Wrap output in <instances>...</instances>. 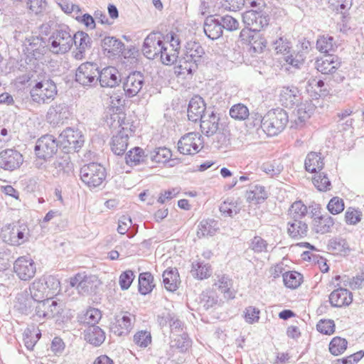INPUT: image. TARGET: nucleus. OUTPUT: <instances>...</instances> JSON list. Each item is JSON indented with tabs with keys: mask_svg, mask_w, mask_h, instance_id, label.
<instances>
[{
	"mask_svg": "<svg viewBox=\"0 0 364 364\" xmlns=\"http://www.w3.org/2000/svg\"><path fill=\"white\" fill-rule=\"evenodd\" d=\"M212 272L213 269L209 263L200 259L192 262L191 273L194 278L203 280L209 278L212 275Z\"/></svg>",
	"mask_w": 364,
	"mask_h": 364,
	"instance_id": "ea45409f",
	"label": "nucleus"
},
{
	"mask_svg": "<svg viewBox=\"0 0 364 364\" xmlns=\"http://www.w3.org/2000/svg\"><path fill=\"white\" fill-rule=\"evenodd\" d=\"M50 43V50L55 54L65 53L73 45V36L69 28L56 30L48 39Z\"/></svg>",
	"mask_w": 364,
	"mask_h": 364,
	"instance_id": "423d86ee",
	"label": "nucleus"
},
{
	"mask_svg": "<svg viewBox=\"0 0 364 364\" xmlns=\"http://www.w3.org/2000/svg\"><path fill=\"white\" fill-rule=\"evenodd\" d=\"M324 158L319 152H309L304 161V167L306 171L309 173H318L321 171L324 166Z\"/></svg>",
	"mask_w": 364,
	"mask_h": 364,
	"instance_id": "e433bc0d",
	"label": "nucleus"
},
{
	"mask_svg": "<svg viewBox=\"0 0 364 364\" xmlns=\"http://www.w3.org/2000/svg\"><path fill=\"white\" fill-rule=\"evenodd\" d=\"M133 341L138 346L146 348L151 343V333L148 331H139L134 334Z\"/></svg>",
	"mask_w": 364,
	"mask_h": 364,
	"instance_id": "774afa93",
	"label": "nucleus"
},
{
	"mask_svg": "<svg viewBox=\"0 0 364 364\" xmlns=\"http://www.w3.org/2000/svg\"><path fill=\"white\" fill-rule=\"evenodd\" d=\"M242 21L245 25L243 29L260 32L268 26L270 21L269 15L262 10H248L242 14Z\"/></svg>",
	"mask_w": 364,
	"mask_h": 364,
	"instance_id": "0eeeda50",
	"label": "nucleus"
},
{
	"mask_svg": "<svg viewBox=\"0 0 364 364\" xmlns=\"http://www.w3.org/2000/svg\"><path fill=\"white\" fill-rule=\"evenodd\" d=\"M118 70L112 66H108L99 70L98 82L102 87H114L121 82Z\"/></svg>",
	"mask_w": 364,
	"mask_h": 364,
	"instance_id": "393cba45",
	"label": "nucleus"
},
{
	"mask_svg": "<svg viewBox=\"0 0 364 364\" xmlns=\"http://www.w3.org/2000/svg\"><path fill=\"white\" fill-rule=\"evenodd\" d=\"M129 131L119 130L116 135H114L109 142L112 152L116 155L122 156L124 155L129 144Z\"/></svg>",
	"mask_w": 364,
	"mask_h": 364,
	"instance_id": "cd10ccee",
	"label": "nucleus"
},
{
	"mask_svg": "<svg viewBox=\"0 0 364 364\" xmlns=\"http://www.w3.org/2000/svg\"><path fill=\"white\" fill-rule=\"evenodd\" d=\"M13 269L20 280L29 281L35 277L36 266L30 257L21 256L14 262Z\"/></svg>",
	"mask_w": 364,
	"mask_h": 364,
	"instance_id": "dca6fc26",
	"label": "nucleus"
},
{
	"mask_svg": "<svg viewBox=\"0 0 364 364\" xmlns=\"http://www.w3.org/2000/svg\"><path fill=\"white\" fill-rule=\"evenodd\" d=\"M279 100L284 107L292 108L301 102V92L295 86L283 87L280 92Z\"/></svg>",
	"mask_w": 364,
	"mask_h": 364,
	"instance_id": "a878e982",
	"label": "nucleus"
},
{
	"mask_svg": "<svg viewBox=\"0 0 364 364\" xmlns=\"http://www.w3.org/2000/svg\"><path fill=\"white\" fill-rule=\"evenodd\" d=\"M171 151L165 147H157L152 151L148 149V161L156 164H165L171 159Z\"/></svg>",
	"mask_w": 364,
	"mask_h": 364,
	"instance_id": "c03bdc74",
	"label": "nucleus"
},
{
	"mask_svg": "<svg viewBox=\"0 0 364 364\" xmlns=\"http://www.w3.org/2000/svg\"><path fill=\"white\" fill-rule=\"evenodd\" d=\"M199 298L200 304L205 311L214 308L218 304V296L215 291H203Z\"/></svg>",
	"mask_w": 364,
	"mask_h": 364,
	"instance_id": "09e8293b",
	"label": "nucleus"
},
{
	"mask_svg": "<svg viewBox=\"0 0 364 364\" xmlns=\"http://www.w3.org/2000/svg\"><path fill=\"white\" fill-rule=\"evenodd\" d=\"M268 246L267 240L258 235L255 236L249 243V248L257 254L267 252Z\"/></svg>",
	"mask_w": 364,
	"mask_h": 364,
	"instance_id": "338daca9",
	"label": "nucleus"
},
{
	"mask_svg": "<svg viewBox=\"0 0 364 364\" xmlns=\"http://www.w3.org/2000/svg\"><path fill=\"white\" fill-rule=\"evenodd\" d=\"M207 111L203 99L199 95H195L188 103V118L190 121L196 122L203 119Z\"/></svg>",
	"mask_w": 364,
	"mask_h": 364,
	"instance_id": "5701e85b",
	"label": "nucleus"
},
{
	"mask_svg": "<svg viewBox=\"0 0 364 364\" xmlns=\"http://www.w3.org/2000/svg\"><path fill=\"white\" fill-rule=\"evenodd\" d=\"M308 230V225L301 221V219L292 220L287 223V232L293 239L299 240L305 237Z\"/></svg>",
	"mask_w": 364,
	"mask_h": 364,
	"instance_id": "4c0bfd02",
	"label": "nucleus"
},
{
	"mask_svg": "<svg viewBox=\"0 0 364 364\" xmlns=\"http://www.w3.org/2000/svg\"><path fill=\"white\" fill-rule=\"evenodd\" d=\"M289 122L287 112L277 108L268 111L264 116L263 132L267 136H273L281 133Z\"/></svg>",
	"mask_w": 364,
	"mask_h": 364,
	"instance_id": "7ed1b4c3",
	"label": "nucleus"
},
{
	"mask_svg": "<svg viewBox=\"0 0 364 364\" xmlns=\"http://www.w3.org/2000/svg\"><path fill=\"white\" fill-rule=\"evenodd\" d=\"M164 50L160 52L159 55L161 60L164 65H172L177 61L178 58V51L173 48L168 47L166 44L164 45Z\"/></svg>",
	"mask_w": 364,
	"mask_h": 364,
	"instance_id": "69168bd1",
	"label": "nucleus"
},
{
	"mask_svg": "<svg viewBox=\"0 0 364 364\" xmlns=\"http://www.w3.org/2000/svg\"><path fill=\"white\" fill-rule=\"evenodd\" d=\"M347 346L348 341L346 338L336 336L331 341L328 345V349L332 355L337 356L344 353L347 348Z\"/></svg>",
	"mask_w": 364,
	"mask_h": 364,
	"instance_id": "6e6d98bb",
	"label": "nucleus"
},
{
	"mask_svg": "<svg viewBox=\"0 0 364 364\" xmlns=\"http://www.w3.org/2000/svg\"><path fill=\"white\" fill-rule=\"evenodd\" d=\"M203 31L205 36L211 39H218L223 35V29L219 18L210 15L205 18L203 23Z\"/></svg>",
	"mask_w": 364,
	"mask_h": 364,
	"instance_id": "2f4dec72",
	"label": "nucleus"
},
{
	"mask_svg": "<svg viewBox=\"0 0 364 364\" xmlns=\"http://www.w3.org/2000/svg\"><path fill=\"white\" fill-rule=\"evenodd\" d=\"M162 276L163 283L167 291L174 292L178 289L180 279L177 269H168L164 272Z\"/></svg>",
	"mask_w": 364,
	"mask_h": 364,
	"instance_id": "79ce46f5",
	"label": "nucleus"
},
{
	"mask_svg": "<svg viewBox=\"0 0 364 364\" xmlns=\"http://www.w3.org/2000/svg\"><path fill=\"white\" fill-rule=\"evenodd\" d=\"M101 311L95 308H90L81 317L80 321L88 326L96 325L101 319Z\"/></svg>",
	"mask_w": 364,
	"mask_h": 364,
	"instance_id": "e2e57ef3",
	"label": "nucleus"
},
{
	"mask_svg": "<svg viewBox=\"0 0 364 364\" xmlns=\"http://www.w3.org/2000/svg\"><path fill=\"white\" fill-rule=\"evenodd\" d=\"M327 248L334 255H346L350 249L346 240L342 237H333L328 240Z\"/></svg>",
	"mask_w": 364,
	"mask_h": 364,
	"instance_id": "a18cd8bd",
	"label": "nucleus"
},
{
	"mask_svg": "<svg viewBox=\"0 0 364 364\" xmlns=\"http://www.w3.org/2000/svg\"><path fill=\"white\" fill-rule=\"evenodd\" d=\"M341 65V59L335 55H326L316 61L315 67L323 75H329L338 70Z\"/></svg>",
	"mask_w": 364,
	"mask_h": 364,
	"instance_id": "b1692460",
	"label": "nucleus"
},
{
	"mask_svg": "<svg viewBox=\"0 0 364 364\" xmlns=\"http://www.w3.org/2000/svg\"><path fill=\"white\" fill-rule=\"evenodd\" d=\"M201 136L196 132H189L182 136L178 142V150L181 154L193 155L203 148Z\"/></svg>",
	"mask_w": 364,
	"mask_h": 364,
	"instance_id": "f3484780",
	"label": "nucleus"
},
{
	"mask_svg": "<svg viewBox=\"0 0 364 364\" xmlns=\"http://www.w3.org/2000/svg\"><path fill=\"white\" fill-rule=\"evenodd\" d=\"M204 55V49L200 43L187 42L183 56L178 60V65L175 68V73L178 75H192L198 69Z\"/></svg>",
	"mask_w": 364,
	"mask_h": 364,
	"instance_id": "f03ea898",
	"label": "nucleus"
},
{
	"mask_svg": "<svg viewBox=\"0 0 364 364\" xmlns=\"http://www.w3.org/2000/svg\"><path fill=\"white\" fill-rule=\"evenodd\" d=\"M53 166L57 170V173H69L73 169V164L70 162L68 154L64 153L61 156H58L54 161Z\"/></svg>",
	"mask_w": 364,
	"mask_h": 364,
	"instance_id": "4d7b16f0",
	"label": "nucleus"
},
{
	"mask_svg": "<svg viewBox=\"0 0 364 364\" xmlns=\"http://www.w3.org/2000/svg\"><path fill=\"white\" fill-rule=\"evenodd\" d=\"M138 281L139 291L142 295L150 293L154 287V277L149 272L139 274Z\"/></svg>",
	"mask_w": 364,
	"mask_h": 364,
	"instance_id": "de8ad7c7",
	"label": "nucleus"
},
{
	"mask_svg": "<svg viewBox=\"0 0 364 364\" xmlns=\"http://www.w3.org/2000/svg\"><path fill=\"white\" fill-rule=\"evenodd\" d=\"M4 242L13 246H20L27 242L30 230L26 225H9L2 233Z\"/></svg>",
	"mask_w": 364,
	"mask_h": 364,
	"instance_id": "f8f14e48",
	"label": "nucleus"
},
{
	"mask_svg": "<svg viewBox=\"0 0 364 364\" xmlns=\"http://www.w3.org/2000/svg\"><path fill=\"white\" fill-rule=\"evenodd\" d=\"M36 301L27 292L21 293L17 295L14 307L21 314L29 315L33 311Z\"/></svg>",
	"mask_w": 364,
	"mask_h": 364,
	"instance_id": "c9c22d12",
	"label": "nucleus"
},
{
	"mask_svg": "<svg viewBox=\"0 0 364 364\" xmlns=\"http://www.w3.org/2000/svg\"><path fill=\"white\" fill-rule=\"evenodd\" d=\"M112 112H108L105 115V122L111 128L120 127V130L129 131V133L135 132V127L129 122H126V114L120 107L110 109Z\"/></svg>",
	"mask_w": 364,
	"mask_h": 364,
	"instance_id": "6ab92c4d",
	"label": "nucleus"
},
{
	"mask_svg": "<svg viewBox=\"0 0 364 364\" xmlns=\"http://www.w3.org/2000/svg\"><path fill=\"white\" fill-rule=\"evenodd\" d=\"M70 284L75 287L80 294L91 295L96 293L100 281L95 275L77 273L70 279Z\"/></svg>",
	"mask_w": 364,
	"mask_h": 364,
	"instance_id": "1a4fd4ad",
	"label": "nucleus"
},
{
	"mask_svg": "<svg viewBox=\"0 0 364 364\" xmlns=\"http://www.w3.org/2000/svg\"><path fill=\"white\" fill-rule=\"evenodd\" d=\"M101 46L104 53L108 56L119 55L124 49V43L114 36L105 37L102 41Z\"/></svg>",
	"mask_w": 364,
	"mask_h": 364,
	"instance_id": "7c9ffc66",
	"label": "nucleus"
},
{
	"mask_svg": "<svg viewBox=\"0 0 364 364\" xmlns=\"http://www.w3.org/2000/svg\"><path fill=\"white\" fill-rule=\"evenodd\" d=\"M335 223L334 219L328 214L317 217L312 220V230L317 234L331 232Z\"/></svg>",
	"mask_w": 364,
	"mask_h": 364,
	"instance_id": "f704fd0d",
	"label": "nucleus"
},
{
	"mask_svg": "<svg viewBox=\"0 0 364 364\" xmlns=\"http://www.w3.org/2000/svg\"><path fill=\"white\" fill-rule=\"evenodd\" d=\"M247 201L255 205L264 203L268 198V193L264 186L259 184L250 186L246 191Z\"/></svg>",
	"mask_w": 364,
	"mask_h": 364,
	"instance_id": "72a5a7b5",
	"label": "nucleus"
},
{
	"mask_svg": "<svg viewBox=\"0 0 364 364\" xmlns=\"http://www.w3.org/2000/svg\"><path fill=\"white\" fill-rule=\"evenodd\" d=\"M80 176L82 181L92 188L100 186L105 181L107 172L101 164L92 162L81 167Z\"/></svg>",
	"mask_w": 364,
	"mask_h": 364,
	"instance_id": "20e7f679",
	"label": "nucleus"
},
{
	"mask_svg": "<svg viewBox=\"0 0 364 364\" xmlns=\"http://www.w3.org/2000/svg\"><path fill=\"white\" fill-rule=\"evenodd\" d=\"M43 283L46 288L47 292L50 294V297L56 295L60 290V283L59 279L53 275L43 276L41 277Z\"/></svg>",
	"mask_w": 364,
	"mask_h": 364,
	"instance_id": "5fc2aeb1",
	"label": "nucleus"
},
{
	"mask_svg": "<svg viewBox=\"0 0 364 364\" xmlns=\"http://www.w3.org/2000/svg\"><path fill=\"white\" fill-rule=\"evenodd\" d=\"M125 162L129 166L148 164V149L144 150L139 146L130 149L125 155Z\"/></svg>",
	"mask_w": 364,
	"mask_h": 364,
	"instance_id": "473e14b6",
	"label": "nucleus"
},
{
	"mask_svg": "<svg viewBox=\"0 0 364 364\" xmlns=\"http://www.w3.org/2000/svg\"><path fill=\"white\" fill-rule=\"evenodd\" d=\"M58 147V140L54 136L45 134L37 140L34 151L38 158L46 161L56 154Z\"/></svg>",
	"mask_w": 364,
	"mask_h": 364,
	"instance_id": "9b49d317",
	"label": "nucleus"
},
{
	"mask_svg": "<svg viewBox=\"0 0 364 364\" xmlns=\"http://www.w3.org/2000/svg\"><path fill=\"white\" fill-rule=\"evenodd\" d=\"M99 70L97 63H82L76 70L75 81L83 87L95 86L98 82Z\"/></svg>",
	"mask_w": 364,
	"mask_h": 364,
	"instance_id": "6e6552de",
	"label": "nucleus"
},
{
	"mask_svg": "<svg viewBox=\"0 0 364 364\" xmlns=\"http://www.w3.org/2000/svg\"><path fill=\"white\" fill-rule=\"evenodd\" d=\"M220 114L215 112L210 109L206 112V114L200 120V127L202 133L206 136H211L216 134L220 129V126L223 129V122Z\"/></svg>",
	"mask_w": 364,
	"mask_h": 364,
	"instance_id": "412c9836",
	"label": "nucleus"
},
{
	"mask_svg": "<svg viewBox=\"0 0 364 364\" xmlns=\"http://www.w3.org/2000/svg\"><path fill=\"white\" fill-rule=\"evenodd\" d=\"M308 208L301 200L294 202L288 210L287 215L291 220L302 219L306 215Z\"/></svg>",
	"mask_w": 364,
	"mask_h": 364,
	"instance_id": "603ef678",
	"label": "nucleus"
},
{
	"mask_svg": "<svg viewBox=\"0 0 364 364\" xmlns=\"http://www.w3.org/2000/svg\"><path fill=\"white\" fill-rule=\"evenodd\" d=\"M229 114L235 120L244 121L250 116V111L246 105L238 103L231 107Z\"/></svg>",
	"mask_w": 364,
	"mask_h": 364,
	"instance_id": "bf43d9fd",
	"label": "nucleus"
},
{
	"mask_svg": "<svg viewBox=\"0 0 364 364\" xmlns=\"http://www.w3.org/2000/svg\"><path fill=\"white\" fill-rule=\"evenodd\" d=\"M71 116L70 107L65 102L54 103L52 105L46 114L47 122L53 125L62 124Z\"/></svg>",
	"mask_w": 364,
	"mask_h": 364,
	"instance_id": "a211bd4d",
	"label": "nucleus"
},
{
	"mask_svg": "<svg viewBox=\"0 0 364 364\" xmlns=\"http://www.w3.org/2000/svg\"><path fill=\"white\" fill-rule=\"evenodd\" d=\"M241 41L249 46L248 52L252 56L261 53L267 45L266 39L259 32L242 29L240 33Z\"/></svg>",
	"mask_w": 364,
	"mask_h": 364,
	"instance_id": "2eb2a0df",
	"label": "nucleus"
},
{
	"mask_svg": "<svg viewBox=\"0 0 364 364\" xmlns=\"http://www.w3.org/2000/svg\"><path fill=\"white\" fill-rule=\"evenodd\" d=\"M23 52L26 60L31 63L42 58L46 51V41L41 36H31L25 39Z\"/></svg>",
	"mask_w": 364,
	"mask_h": 364,
	"instance_id": "9d476101",
	"label": "nucleus"
},
{
	"mask_svg": "<svg viewBox=\"0 0 364 364\" xmlns=\"http://www.w3.org/2000/svg\"><path fill=\"white\" fill-rule=\"evenodd\" d=\"M296 106V109L294 112V119L291 122V127L298 129L304 127L306 122L314 112L316 106L311 100L301 102Z\"/></svg>",
	"mask_w": 364,
	"mask_h": 364,
	"instance_id": "aec40b11",
	"label": "nucleus"
},
{
	"mask_svg": "<svg viewBox=\"0 0 364 364\" xmlns=\"http://www.w3.org/2000/svg\"><path fill=\"white\" fill-rule=\"evenodd\" d=\"M73 39L77 49L75 58L80 60L84 57L86 50L91 48L92 40L89 35L84 31H77L73 36Z\"/></svg>",
	"mask_w": 364,
	"mask_h": 364,
	"instance_id": "c756f323",
	"label": "nucleus"
},
{
	"mask_svg": "<svg viewBox=\"0 0 364 364\" xmlns=\"http://www.w3.org/2000/svg\"><path fill=\"white\" fill-rule=\"evenodd\" d=\"M353 301L352 293L344 288H338L329 295V302L333 307L341 308L350 305Z\"/></svg>",
	"mask_w": 364,
	"mask_h": 364,
	"instance_id": "c85d7f7f",
	"label": "nucleus"
},
{
	"mask_svg": "<svg viewBox=\"0 0 364 364\" xmlns=\"http://www.w3.org/2000/svg\"><path fill=\"white\" fill-rule=\"evenodd\" d=\"M37 77L32 81L34 85L29 90L31 100L39 105H48L58 95L56 83L46 73L39 75Z\"/></svg>",
	"mask_w": 364,
	"mask_h": 364,
	"instance_id": "f257e3e1",
	"label": "nucleus"
},
{
	"mask_svg": "<svg viewBox=\"0 0 364 364\" xmlns=\"http://www.w3.org/2000/svg\"><path fill=\"white\" fill-rule=\"evenodd\" d=\"M218 230V221L213 219H204L198 224L196 235L200 239L206 237H212Z\"/></svg>",
	"mask_w": 364,
	"mask_h": 364,
	"instance_id": "a19ab883",
	"label": "nucleus"
},
{
	"mask_svg": "<svg viewBox=\"0 0 364 364\" xmlns=\"http://www.w3.org/2000/svg\"><path fill=\"white\" fill-rule=\"evenodd\" d=\"M24 161L23 154L15 148L0 151V169L12 172L21 168Z\"/></svg>",
	"mask_w": 364,
	"mask_h": 364,
	"instance_id": "ddd939ff",
	"label": "nucleus"
},
{
	"mask_svg": "<svg viewBox=\"0 0 364 364\" xmlns=\"http://www.w3.org/2000/svg\"><path fill=\"white\" fill-rule=\"evenodd\" d=\"M192 341L189 338L188 333L183 332L178 335L176 338L172 341L171 348H176L181 353L186 352L191 346Z\"/></svg>",
	"mask_w": 364,
	"mask_h": 364,
	"instance_id": "13d9d810",
	"label": "nucleus"
},
{
	"mask_svg": "<svg viewBox=\"0 0 364 364\" xmlns=\"http://www.w3.org/2000/svg\"><path fill=\"white\" fill-rule=\"evenodd\" d=\"M303 281V276L296 271L287 272L283 274V282L286 287L295 289L298 288Z\"/></svg>",
	"mask_w": 364,
	"mask_h": 364,
	"instance_id": "3c124183",
	"label": "nucleus"
},
{
	"mask_svg": "<svg viewBox=\"0 0 364 364\" xmlns=\"http://www.w3.org/2000/svg\"><path fill=\"white\" fill-rule=\"evenodd\" d=\"M144 82V75L138 71L130 73L123 82V90L127 97L136 96L141 90Z\"/></svg>",
	"mask_w": 364,
	"mask_h": 364,
	"instance_id": "4be33fe9",
	"label": "nucleus"
},
{
	"mask_svg": "<svg viewBox=\"0 0 364 364\" xmlns=\"http://www.w3.org/2000/svg\"><path fill=\"white\" fill-rule=\"evenodd\" d=\"M29 294L36 301L50 297L41 278L35 279L29 286Z\"/></svg>",
	"mask_w": 364,
	"mask_h": 364,
	"instance_id": "37998d69",
	"label": "nucleus"
},
{
	"mask_svg": "<svg viewBox=\"0 0 364 364\" xmlns=\"http://www.w3.org/2000/svg\"><path fill=\"white\" fill-rule=\"evenodd\" d=\"M132 315L126 312L122 316H117L115 321L110 326L111 331L117 336L127 335L132 328Z\"/></svg>",
	"mask_w": 364,
	"mask_h": 364,
	"instance_id": "bb28decb",
	"label": "nucleus"
},
{
	"mask_svg": "<svg viewBox=\"0 0 364 364\" xmlns=\"http://www.w3.org/2000/svg\"><path fill=\"white\" fill-rule=\"evenodd\" d=\"M160 32H151L144 39L142 46V52L149 59H155L159 57L160 52L164 50L166 42Z\"/></svg>",
	"mask_w": 364,
	"mask_h": 364,
	"instance_id": "4468645a",
	"label": "nucleus"
},
{
	"mask_svg": "<svg viewBox=\"0 0 364 364\" xmlns=\"http://www.w3.org/2000/svg\"><path fill=\"white\" fill-rule=\"evenodd\" d=\"M85 340L94 346H100L105 340V333L98 326H88L84 331Z\"/></svg>",
	"mask_w": 364,
	"mask_h": 364,
	"instance_id": "58836bf2",
	"label": "nucleus"
},
{
	"mask_svg": "<svg viewBox=\"0 0 364 364\" xmlns=\"http://www.w3.org/2000/svg\"><path fill=\"white\" fill-rule=\"evenodd\" d=\"M59 147L64 153L77 152L84 144V136L78 129L67 128L58 136Z\"/></svg>",
	"mask_w": 364,
	"mask_h": 364,
	"instance_id": "39448f33",
	"label": "nucleus"
},
{
	"mask_svg": "<svg viewBox=\"0 0 364 364\" xmlns=\"http://www.w3.org/2000/svg\"><path fill=\"white\" fill-rule=\"evenodd\" d=\"M337 48L335 39L329 35H323L316 41V48L321 53H327L334 51Z\"/></svg>",
	"mask_w": 364,
	"mask_h": 364,
	"instance_id": "8fccbe9b",
	"label": "nucleus"
},
{
	"mask_svg": "<svg viewBox=\"0 0 364 364\" xmlns=\"http://www.w3.org/2000/svg\"><path fill=\"white\" fill-rule=\"evenodd\" d=\"M245 126L247 132L252 133L262 129L263 131L264 116L262 117L259 112H250V116L245 119Z\"/></svg>",
	"mask_w": 364,
	"mask_h": 364,
	"instance_id": "49530a36",
	"label": "nucleus"
},
{
	"mask_svg": "<svg viewBox=\"0 0 364 364\" xmlns=\"http://www.w3.org/2000/svg\"><path fill=\"white\" fill-rule=\"evenodd\" d=\"M11 250L4 242L0 243V272H4L11 267L12 262Z\"/></svg>",
	"mask_w": 364,
	"mask_h": 364,
	"instance_id": "864d4df0",
	"label": "nucleus"
},
{
	"mask_svg": "<svg viewBox=\"0 0 364 364\" xmlns=\"http://www.w3.org/2000/svg\"><path fill=\"white\" fill-rule=\"evenodd\" d=\"M314 186L319 191H327L331 188V182L323 172L318 171L312 178Z\"/></svg>",
	"mask_w": 364,
	"mask_h": 364,
	"instance_id": "052dcab7",
	"label": "nucleus"
},
{
	"mask_svg": "<svg viewBox=\"0 0 364 364\" xmlns=\"http://www.w3.org/2000/svg\"><path fill=\"white\" fill-rule=\"evenodd\" d=\"M306 57L296 50L293 51L290 50V52L284 56V60L289 65L299 68L304 63Z\"/></svg>",
	"mask_w": 364,
	"mask_h": 364,
	"instance_id": "0e129e2a",
	"label": "nucleus"
},
{
	"mask_svg": "<svg viewBox=\"0 0 364 364\" xmlns=\"http://www.w3.org/2000/svg\"><path fill=\"white\" fill-rule=\"evenodd\" d=\"M215 285L218 286V289L224 294V297L228 299L235 298V292L230 290L232 286V280L227 275H222Z\"/></svg>",
	"mask_w": 364,
	"mask_h": 364,
	"instance_id": "680f3d73",
	"label": "nucleus"
}]
</instances>
